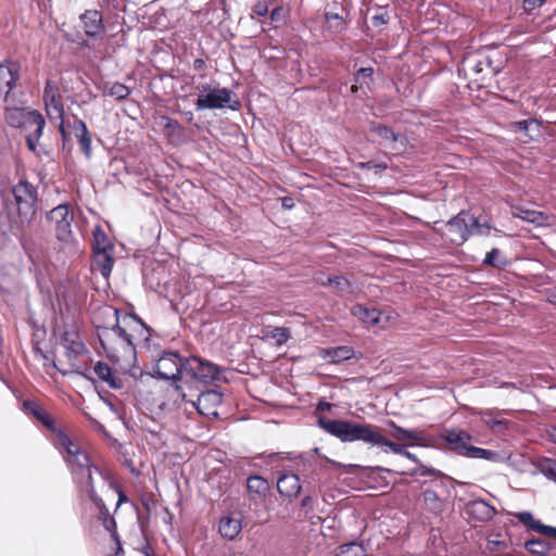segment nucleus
<instances>
[{"label": "nucleus", "instance_id": "obj_32", "mask_svg": "<svg viewBox=\"0 0 556 556\" xmlns=\"http://www.w3.org/2000/svg\"><path fill=\"white\" fill-rule=\"evenodd\" d=\"M33 125L35 126V128L29 134L25 135V139L28 150L34 153H37V143L42 136L43 128L46 126V119H34Z\"/></svg>", "mask_w": 556, "mask_h": 556}, {"label": "nucleus", "instance_id": "obj_37", "mask_svg": "<svg viewBox=\"0 0 556 556\" xmlns=\"http://www.w3.org/2000/svg\"><path fill=\"white\" fill-rule=\"evenodd\" d=\"M268 482L261 476H250L247 480V489L250 493L265 495L268 491Z\"/></svg>", "mask_w": 556, "mask_h": 556}, {"label": "nucleus", "instance_id": "obj_35", "mask_svg": "<svg viewBox=\"0 0 556 556\" xmlns=\"http://www.w3.org/2000/svg\"><path fill=\"white\" fill-rule=\"evenodd\" d=\"M81 494L86 495L90 502H92L99 510L100 518L111 517L110 510L106 507L104 501L97 494L94 484H89L88 489L80 491Z\"/></svg>", "mask_w": 556, "mask_h": 556}, {"label": "nucleus", "instance_id": "obj_13", "mask_svg": "<svg viewBox=\"0 0 556 556\" xmlns=\"http://www.w3.org/2000/svg\"><path fill=\"white\" fill-rule=\"evenodd\" d=\"M20 79V68L17 65L0 63V97L7 104L15 103V93L13 89Z\"/></svg>", "mask_w": 556, "mask_h": 556}, {"label": "nucleus", "instance_id": "obj_21", "mask_svg": "<svg viewBox=\"0 0 556 556\" xmlns=\"http://www.w3.org/2000/svg\"><path fill=\"white\" fill-rule=\"evenodd\" d=\"M387 426L391 429L390 437L396 443H415L424 440V433L418 429H407L388 420Z\"/></svg>", "mask_w": 556, "mask_h": 556}, {"label": "nucleus", "instance_id": "obj_15", "mask_svg": "<svg viewBox=\"0 0 556 556\" xmlns=\"http://www.w3.org/2000/svg\"><path fill=\"white\" fill-rule=\"evenodd\" d=\"M464 511L470 519L488 522L496 514V508L483 498H473L465 504Z\"/></svg>", "mask_w": 556, "mask_h": 556}, {"label": "nucleus", "instance_id": "obj_43", "mask_svg": "<svg viewBox=\"0 0 556 556\" xmlns=\"http://www.w3.org/2000/svg\"><path fill=\"white\" fill-rule=\"evenodd\" d=\"M374 68L372 67H361L354 75L355 84L351 87V92L353 94L357 93L359 87L362 86L361 79L367 80L366 84L372 81Z\"/></svg>", "mask_w": 556, "mask_h": 556}, {"label": "nucleus", "instance_id": "obj_5", "mask_svg": "<svg viewBox=\"0 0 556 556\" xmlns=\"http://www.w3.org/2000/svg\"><path fill=\"white\" fill-rule=\"evenodd\" d=\"M177 351H163L154 365V372L151 375L157 380L172 381L175 391L185 400L186 394L178 381L184 379L185 359Z\"/></svg>", "mask_w": 556, "mask_h": 556}, {"label": "nucleus", "instance_id": "obj_3", "mask_svg": "<svg viewBox=\"0 0 556 556\" xmlns=\"http://www.w3.org/2000/svg\"><path fill=\"white\" fill-rule=\"evenodd\" d=\"M442 439L446 447L457 455L491 463H501L504 459L497 451L475 446L472 444L476 441L475 437L466 430L446 429L442 433Z\"/></svg>", "mask_w": 556, "mask_h": 556}, {"label": "nucleus", "instance_id": "obj_25", "mask_svg": "<svg viewBox=\"0 0 556 556\" xmlns=\"http://www.w3.org/2000/svg\"><path fill=\"white\" fill-rule=\"evenodd\" d=\"M510 130L515 134H523L533 140L541 136V121L538 118L516 121L510 124Z\"/></svg>", "mask_w": 556, "mask_h": 556}, {"label": "nucleus", "instance_id": "obj_45", "mask_svg": "<svg viewBox=\"0 0 556 556\" xmlns=\"http://www.w3.org/2000/svg\"><path fill=\"white\" fill-rule=\"evenodd\" d=\"M131 90L129 87L122 83H113L112 87H110V97L114 98L116 101L126 100Z\"/></svg>", "mask_w": 556, "mask_h": 556}, {"label": "nucleus", "instance_id": "obj_19", "mask_svg": "<svg viewBox=\"0 0 556 556\" xmlns=\"http://www.w3.org/2000/svg\"><path fill=\"white\" fill-rule=\"evenodd\" d=\"M241 530L242 518L240 515L226 514L220 517L218 522V532L224 539L233 541L237 539Z\"/></svg>", "mask_w": 556, "mask_h": 556}, {"label": "nucleus", "instance_id": "obj_14", "mask_svg": "<svg viewBox=\"0 0 556 556\" xmlns=\"http://www.w3.org/2000/svg\"><path fill=\"white\" fill-rule=\"evenodd\" d=\"M446 227L450 233L448 240L451 243L455 245L464 244L471 236L468 212L460 211L446 223Z\"/></svg>", "mask_w": 556, "mask_h": 556}, {"label": "nucleus", "instance_id": "obj_9", "mask_svg": "<svg viewBox=\"0 0 556 556\" xmlns=\"http://www.w3.org/2000/svg\"><path fill=\"white\" fill-rule=\"evenodd\" d=\"M46 219L59 241L70 242L73 239L72 223L74 214L67 204H59L50 210Z\"/></svg>", "mask_w": 556, "mask_h": 556}, {"label": "nucleus", "instance_id": "obj_60", "mask_svg": "<svg viewBox=\"0 0 556 556\" xmlns=\"http://www.w3.org/2000/svg\"><path fill=\"white\" fill-rule=\"evenodd\" d=\"M116 491H117V495H118L117 503H116V509H117L122 504L128 502V496L124 492V490H122L119 486H116Z\"/></svg>", "mask_w": 556, "mask_h": 556}, {"label": "nucleus", "instance_id": "obj_27", "mask_svg": "<svg viewBox=\"0 0 556 556\" xmlns=\"http://www.w3.org/2000/svg\"><path fill=\"white\" fill-rule=\"evenodd\" d=\"M93 371L97 377L106 382L111 389L121 390L124 387L122 379L114 375L113 369L104 362L99 361L94 364Z\"/></svg>", "mask_w": 556, "mask_h": 556}, {"label": "nucleus", "instance_id": "obj_62", "mask_svg": "<svg viewBox=\"0 0 556 556\" xmlns=\"http://www.w3.org/2000/svg\"><path fill=\"white\" fill-rule=\"evenodd\" d=\"M192 66L194 71H203L205 67V61L203 59H195Z\"/></svg>", "mask_w": 556, "mask_h": 556}, {"label": "nucleus", "instance_id": "obj_38", "mask_svg": "<svg viewBox=\"0 0 556 556\" xmlns=\"http://www.w3.org/2000/svg\"><path fill=\"white\" fill-rule=\"evenodd\" d=\"M526 549L535 555L544 556L551 549V545L547 541L541 538H533L525 543Z\"/></svg>", "mask_w": 556, "mask_h": 556}, {"label": "nucleus", "instance_id": "obj_33", "mask_svg": "<svg viewBox=\"0 0 556 556\" xmlns=\"http://www.w3.org/2000/svg\"><path fill=\"white\" fill-rule=\"evenodd\" d=\"M28 111L16 108V106H7L4 112V119L7 124L13 128H21L23 122L26 118V114Z\"/></svg>", "mask_w": 556, "mask_h": 556}, {"label": "nucleus", "instance_id": "obj_23", "mask_svg": "<svg viewBox=\"0 0 556 556\" xmlns=\"http://www.w3.org/2000/svg\"><path fill=\"white\" fill-rule=\"evenodd\" d=\"M277 489L281 496L290 500L298 497L301 492L300 478L295 473H283L278 478Z\"/></svg>", "mask_w": 556, "mask_h": 556}, {"label": "nucleus", "instance_id": "obj_47", "mask_svg": "<svg viewBox=\"0 0 556 556\" xmlns=\"http://www.w3.org/2000/svg\"><path fill=\"white\" fill-rule=\"evenodd\" d=\"M39 118H45L43 115L37 110H29L26 114V118L23 122V125L20 129L25 131V134H29L35 126L33 125L34 119L37 121Z\"/></svg>", "mask_w": 556, "mask_h": 556}, {"label": "nucleus", "instance_id": "obj_12", "mask_svg": "<svg viewBox=\"0 0 556 556\" xmlns=\"http://www.w3.org/2000/svg\"><path fill=\"white\" fill-rule=\"evenodd\" d=\"M431 482L434 483L437 488H440V491L433 488H427L422 491L425 509L431 515L439 517L445 508L444 496L448 495V489L443 480L437 481L434 479L431 480Z\"/></svg>", "mask_w": 556, "mask_h": 556}, {"label": "nucleus", "instance_id": "obj_16", "mask_svg": "<svg viewBox=\"0 0 556 556\" xmlns=\"http://www.w3.org/2000/svg\"><path fill=\"white\" fill-rule=\"evenodd\" d=\"M42 98L48 114L54 113L59 117L63 116L62 96L55 81L51 79L46 80Z\"/></svg>", "mask_w": 556, "mask_h": 556}, {"label": "nucleus", "instance_id": "obj_44", "mask_svg": "<svg viewBox=\"0 0 556 556\" xmlns=\"http://www.w3.org/2000/svg\"><path fill=\"white\" fill-rule=\"evenodd\" d=\"M517 216L526 222L535 225H543L546 219V216L543 212L529 210V208H519V213Z\"/></svg>", "mask_w": 556, "mask_h": 556}, {"label": "nucleus", "instance_id": "obj_54", "mask_svg": "<svg viewBox=\"0 0 556 556\" xmlns=\"http://www.w3.org/2000/svg\"><path fill=\"white\" fill-rule=\"evenodd\" d=\"M103 4L115 12H125L127 9V0H102Z\"/></svg>", "mask_w": 556, "mask_h": 556}, {"label": "nucleus", "instance_id": "obj_22", "mask_svg": "<svg viewBox=\"0 0 556 556\" xmlns=\"http://www.w3.org/2000/svg\"><path fill=\"white\" fill-rule=\"evenodd\" d=\"M114 263V250L92 252L91 269L99 271L104 279L110 278Z\"/></svg>", "mask_w": 556, "mask_h": 556}, {"label": "nucleus", "instance_id": "obj_40", "mask_svg": "<svg viewBox=\"0 0 556 556\" xmlns=\"http://www.w3.org/2000/svg\"><path fill=\"white\" fill-rule=\"evenodd\" d=\"M370 130L378 135L386 141L396 142L399 140L400 135L393 130L392 127H389L384 124H376L374 123L370 127Z\"/></svg>", "mask_w": 556, "mask_h": 556}, {"label": "nucleus", "instance_id": "obj_46", "mask_svg": "<svg viewBox=\"0 0 556 556\" xmlns=\"http://www.w3.org/2000/svg\"><path fill=\"white\" fill-rule=\"evenodd\" d=\"M325 17L326 21L330 24V27L334 28L336 31L341 33L346 28L345 21L338 13L327 12Z\"/></svg>", "mask_w": 556, "mask_h": 556}, {"label": "nucleus", "instance_id": "obj_8", "mask_svg": "<svg viewBox=\"0 0 556 556\" xmlns=\"http://www.w3.org/2000/svg\"><path fill=\"white\" fill-rule=\"evenodd\" d=\"M225 370L226 368L217 366L210 361L199 356H190L185 359L184 378L206 386L216 380L227 381L226 377H222V372Z\"/></svg>", "mask_w": 556, "mask_h": 556}, {"label": "nucleus", "instance_id": "obj_42", "mask_svg": "<svg viewBox=\"0 0 556 556\" xmlns=\"http://www.w3.org/2000/svg\"><path fill=\"white\" fill-rule=\"evenodd\" d=\"M483 424L493 431H498L506 429L508 427V421L505 419H498L494 417L493 412L488 410L482 414L481 417Z\"/></svg>", "mask_w": 556, "mask_h": 556}, {"label": "nucleus", "instance_id": "obj_53", "mask_svg": "<svg viewBox=\"0 0 556 556\" xmlns=\"http://www.w3.org/2000/svg\"><path fill=\"white\" fill-rule=\"evenodd\" d=\"M101 520H102V525H103L104 529L108 532H110L112 540H117V536H119V535L117 533V526H116V521H115L114 517L113 516L105 517Z\"/></svg>", "mask_w": 556, "mask_h": 556}, {"label": "nucleus", "instance_id": "obj_20", "mask_svg": "<svg viewBox=\"0 0 556 556\" xmlns=\"http://www.w3.org/2000/svg\"><path fill=\"white\" fill-rule=\"evenodd\" d=\"M123 323L130 328V333L136 334V346L140 342L148 343L150 341L151 329L137 314L126 313L123 317Z\"/></svg>", "mask_w": 556, "mask_h": 556}, {"label": "nucleus", "instance_id": "obj_56", "mask_svg": "<svg viewBox=\"0 0 556 556\" xmlns=\"http://www.w3.org/2000/svg\"><path fill=\"white\" fill-rule=\"evenodd\" d=\"M545 0H523L522 8L527 13H532L535 9L542 7Z\"/></svg>", "mask_w": 556, "mask_h": 556}, {"label": "nucleus", "instance_id": "obj_39", "mask_svg": "<svg viewBox=\"0 0 556 556\" xmlns=\"http://www.w3.org/2000/svg\"><path fill=\"white\" fill-rule=\"evenodd\" d=\"M320 285L324 287H333L339 293L348 292L351 288L350 280L342 275L329 276L326 278V281H321Z\"/></svg>", "mask_w": 556, "mask_h": 556}, {"label": "nucleus", "instance_id": "obj_63", "mask_svg": "<svg viewBox=\"0 0 556 556\" xmlns=\"http://www.w3.org/2000/svg\"><path fill=\"white\" fill-rule=\"evenodd\" d=\"M544 535L556 539V527L545 526Z\"/></svg>", "mask_w": 556, "mask_h": 556}, {"label": "nucleus", "instance_id": "obj_28", "mask_svg": "<svg viewBox=\"0 0 556 556\" xmlns=\"http://www.w3.org/2000/svg\"><path fill=\"white\" fill-rule=\"evenodd\" d=\"M354 356V350L348 345L326 349L323 351V357L329 363L339 364L349 361Z\"/></svg>", "mask_w": 556, "mask_h": 556}, {"label": "nucleus", "instance_id": "obj_4", "mask_svg": "<svg viewBox=\"0 0 556 556\" xmlns=\"http://www.w3.org/2000/svg\"><path fill=\"white\" fill-rule=\"evenodd\" d=\"M199 96L195 100L197 111L230 109L238 111L241 102L233 99V92L228 88L213 87L210 84H202L197 87Z\"/></svg>", "mask_w": 556, "mask_h": 556}, {"label": "nucleus", "instance_id": "obj_29", "mask_svg": "<svg viewBox=\"0 0 556 556\" xmlns=\"http://www.w3.org/2000/svg\"><path fill=\"white\" fill-rule=\"evenodd\" d=\"M367 546L364 541H350L339 545L334 556H367Z\"/></svg>", "mask_w": 556, "mask_h": 556}, {"label": "nucleus", "instance_id": "obj_57", "mask_svg": "<svg viewBox=\"0 0 556 556\" xmlns=\"http://www.w3.org/2000/svg\"><path fill=\"white\" fill-rule=\"evenodd\" d=\"M349 467L352 469V471L357 470V469H364V470L375 471V472H391V469L381 467V466L363 467L361 465L350 464Z\"/></svg>", "mask_w": 556, "mask_h": 556}, {"label": "nucleus", "instance_id": "obj_48", "mask_svg": "<svg viewBox=\"0 0 556 556\" xmlns=\"http://www.w3.org/2000/svg\"><path fill=\"white\" fill-rule=\"evenodd\" d=\"M269 336L276 340L278 345H282L290 339V330L286 327H275L270 330Z\"/></svg>", "mask_w": 556, "mask_h": 556}, {"label": "nucleus", "instance_id": "obj_55", "mask_svg": "<svg viewBox=\"0 0 556 556\" xmlns=\"http://www.w3.org/2000/svg\"><path fill=\"white\" fill-rule=\"evenodd\" d=\"M313 496L305 495L301 500V513L303 514L304 518H307L309 514L313 511Z\"/></svg>", "mask_w": 556, "mask_h": 556}, {"label": "nucleus", "instance_id": "obj_26", "mask_svg": "<svg viewBox=\"0 0 556 556\" xmlns=\"http://www.w3.org/2000/svg\"><path fill=\"white\" fill-rule=\"evenodd\" d=\"M75 331L65 330L60 338L61 344L65 348V354L68 359L76 357L85 352V345L77 340Z\"/></svg>", "mask_w": 556, "mask_h": 556}, {"label": "nucleus", "instance_id": "obj_18", "mask_svg": "<svg viewBox=\"0 0 556 556\" xmlns=\"http://www.w3.org/2000/svg\"><path fill=\"white\" fill-rule=\"evenodd\" d=\"M223 400V394L214 389H206L201 391L198 395L195 402H192V405L197 408V410L201 414H216V412H211L212 408H216Z\"/></svg>", "mask_w": 556, "mask_h": 556}, {"label": "nucleus", "instance_id": "obj_1", "mask_svg": "<svg viewBox=\"0 0 556 556\" xmlns=\"http://www.w3.org/2000/svg\"><path fill=\"white\" fill-rule=\"evenodd\" d=\"M317 425L343 443L361 441L368 445L369 448H376L378 453H393L406 457L416 464V467L410 472L413 476L446 478L441 470L424 465L415 454L407 451V447L414 446L415 443L393 442L376 425L355 422L349 419H331L326 416H319Z\"/></svg>", "mask_w": 556, "mask_h": 556}, {"label": "nucleus", "instance_id": "obj_7", "mask_svg": "<svg viewBox=\"0 0 556 556\" xmlns=\"http://www.w3.org/2000/svg\"><path fill=\"white\" fill-rule=\"evenodd\" d=\"M22 409L24 413L36 418L42 425V427L49 431L47 439L53 446L64 445V443L68 444V434L58 425L54 417L48 413L38 402L29 399L24 400L22 403Z\"/></svg>", "mask_w": 556, "mask_h": 556}, {"label": "nucleus", "instance_id": "obj_10", "mask_svg": "<svg viewBox=\"0 0 556 556\" xmlns=\"http://www.w3.org/2000/svg\"><path fill=\"white\" fill-rule=\"evenodd\" d=\"M114 317V324L111 327H98V338L101 346L108 352L106 338L110 332L116 334L125 344V350L136 358V334L130 333L126 328L119 325V311L110 308Z\"/></svg>", "mask_w": 556, "mask_h": 556}, {"label": "nucleus", "instance_id": "obj_36", "mask_svg": "<svg viewBox=\"0 0 556 556\" xmlns=\"http://www.w3.org/2000/svg\"><path fill=\"white\" fill-rule=\"evenodd\" d=\"M515 517L520 523L531 528L533 531L541 534L544 533L546 525L542 523L539 519H534L530 511H519Z\"/></svg>", "mask_w": 556, "mask_h": 556}, {"label": "nucleus", "instance_id": "obj_24", "mask_svg": "<svg viewBox=\"0 0 556 556\" xmlns=\"http://www.w3.org/2000/svg\"><path fill=\"white\" fill-rule=\"evenodd\" d=\"M72 129L79 142L81 152L89 159L91 156V136L86 123L81 118L75 117Z\"/></svg>", "mask_w": 556, "mask_h": 556}, {"label": "nucleus", "instance_id": "obj_64", "mask_svg": "<svg viewBox=\"0 0 556 556\" xmlns=\"http://www.w3.org/2000/svg\"><path fill=\"white\" fill-rule=\"evenodd\" d=\"M547 301L548 303L556 305V289L548 290Z\"/></svg>", "mask_w": 556, "mask_h": 556}, {"label": "nucleus", "instance_id": "obj_34", "mask_svg": "<svg viewBox=\"0 0 556 556\" xmlns=\"http://www.w3.org/2000/svg\"><path fill=\"white\" fill-rule=\"evenodd\" d=\"M353 313L358 316L362 321L371 325L378 324L381 315V312L376 307H367L364 305H356Z\"/></svg>", "mask_w": 556, "mask_h": 556}, {"label": "nucleus", "instance_id": "obj_50", "mask_svg": "<svg viewBox=\"0 0 556 556\" xmlns=\"http://www.w3.org/2000/svg\"><path fill=\"white\" fill-rule=\"evenodd\" d=\"M390 16L384 8L379 10L371 16L370 22L374 27H381L389 23Z\"/></svg>", "mask_w": 556, "mask_h": 556}, {"label": "nucleus", "instance_id": "obj_41", "mask_svg": "<svg viewBox=\"0 0 556 556\" xmlns=\"http://www.w3.org/2000/svg\"><path fill=\"white\" fill-rule=\"evenodd\" d=\"M468 220H469V228L471 230L472 235L478 236H488L491 230V225L489 222H481L478 217L475 215L468 213Z\"/></svg>", "mask_w": 556, "mask_h": 556}, {"label": "nucleus", "instance_id": "obj_17", "mask_svg": "<svg viewBox=\"0 0 556 556\" xmlns=\"http://www.w3.org/2000/svg\"><path fill=\"white\" fill-rule=\"evenodd\" d=\"M86 36L90 38H101L105 28L103 25L102 14L98 10H87L80 15Z\"/></svg>", "mask_w": 556, "mask_h": 556}, {"label": "nucleus", "instance_id": "obj_6", "mask_svg": "<svg viewBox=\"0 0 556 556\" xmlns=\"http://www.w3.org/2000/svg\"><path fill=\"white\" fill-rule=\"evenodd\" d=\"M11 193L14 199L13 205L17 212L21 226L28 225L33 220L37 210V187L27 179H20V181L11 188Z\"/></svg>", "mask_w": 556, "mask_h": 556}, {"label": "nucleus", "instance_id": "obj_30", "mask_svg": "<svg viewBox=\"0 0 556 556\" xmlns=\"http://www.w3.org/2000/svg\"><path fill=\"white\" fill-rule=\"evenodd\" d=\"M91 247L92 252L115 250L114 243L99 225L92 230Z\"/></svg>", "mask_w": 556, "mask_h": 556}, {"label": "nucleus", "instance_id": "obj_59", "mask_svg": "<svg viewBox=\"0 0 556 556\" xmlns=\"http://www.w3.org/2000/svg\"><path fill=\"white\" fill-rule=\"evenodd\" d=\"M252 12L258 16H265L268 13V7L265 2H257L253 7Z\"/></svg>", "mask_w": 556, "mask_h": 556}, {"label": "nucleus", "instance_id": "obj_31", "mask_svg": "<svg viewBox=\"0 0 556 556\" xmlns=\"http://www.w3.org/2000/svg\"><path fill=\"white\" fill-rule=\"evenodd\" d=\"M509 264L508 257L497 248L489 251L482 261V265L496 269H505Z\"/></svg>", "mask_w": 556, "mask_h": 556}, {"label": "nucleus", "instance_id": "obj_51", "mask_svg": "<svg viewBox=\"0 0 556 556\" xmlns=\"http://www.w3.org/2000/svg\"><path fill=\"white\" fill-rule=\"evenodd\" d=\"M162 119L165 122L164 128L168 136L175 135L177 131L182 130V126L177 119L168 116H162Z\"/></svg>", "mask_w": 556, "mask_h": 556}, {"label": "nucleus", "instance_id": "obj_11", "mask_svg": "<svg viewBox=\"0 0 556 556\" xmlns=\"http://www.w3.org/2000/svg\"><path fill=\"white\" fill-rule=\"evenodd\" d=\"M114 317V324L111 327H98V338L101 346L108 352L106 338L110 332L116 334L125 344V350L136 358V334L130 333L126 328L119 325V311L110 308Z\"/></svg>", "mask_w": 556, "mask_h": 556}, {"label": "nucleus", "instance_id": "obj_49", "mask_svg": "<svg viewBox=\"0 0 556 556\" xmlns=\"http://www.w3.org/2000/svg\"><path fill=\"white\" fill-rule=\"evenodd\" d=\"M541 472L552 481L556 482V462L553 459H545L540 465Z\"/></svg>", "mask_w": 556, "mask_h": 556}, {"label": "nucleus", "instance_id": "obj_52", "mask_svg": "<svg viewBox=\"0 0 556 556\" xmlns=\"http://www.w3.org/2000/svg\"><path fill=\"white\" fill-rule=\"evenodd\" d=\"M288 11L282 7L278 5L270 12V20L277 24H285L287 21Z\"/></svg>", "mask_w": 556, "mask_h": 556}, {"label": "nucleus", "instance_id": "obj_58", "mask_svg": "<svg viewBox=\"0 0 556 556\" xmlns=\"http://www.w3.org/2000/svg\"><path fill=\"white\" fill-rule=\"evenodd\" d=\"M492 60L490 58H485L484 60H479L473 64V72L476 74H480L483 72L484 66L491 67Z\"/></svg>", "mask_w": 556, "mask_h": 556}, {"label": "nucleus", "instance_id": "obj_61", "mask_svg": "<svg viewBox=\"0 0 556 556\" xmlns=\"http://www.w3.org/2000/svg\"><path fill=\"white\" fill-rule=\"evenodd\" d=\"M281 206L285 210H291L294 206V200L291 197H283L281 199Z\"/></svg>", "mask_w": 556, "mask_h": 556}, {"label": "nucleus", "instance_id": "obj_2", "mask_svg": "<svg viewBox=\"0 0 556 556\" xmlns=\"http://www.w3.org/2000/svg\"><path fill=\"white\" fill-rule=\"evenodd\" d=\"M55 450L61 454L67 467L70 468L74 482L78 485L79 492L88 489L89 484H94L92 472L102 475V471L91 464L89 455L84 452L70 438V442L64 445H55Z\"/></svg>", "mask_w": 556, "mask_h": 556}]
</instances>
